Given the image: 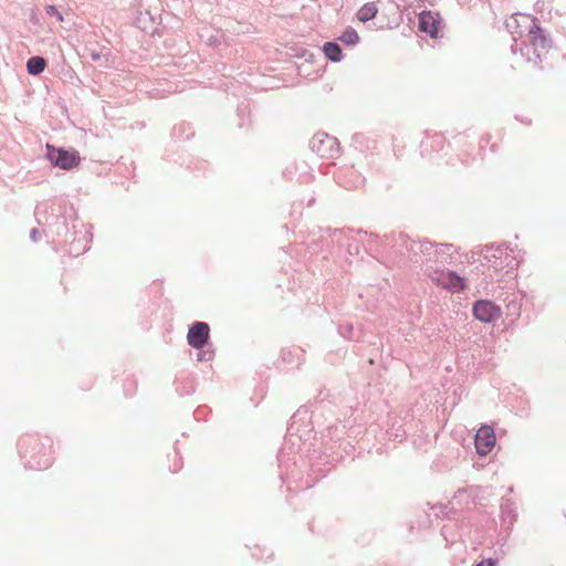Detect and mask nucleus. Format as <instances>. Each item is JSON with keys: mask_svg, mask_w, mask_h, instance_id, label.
Listing matches in <instances>:
<instances>
[{"mask_svg": "<svg viewBox=\"0 0 566 566\" xmlns=\"http://www.w3.org/2000/svg\"><path fill=\"white\" fill-rule=\"evenodd\" d=\"M323 50L325 55L333 62H339L343 59L342 49L337 43L326 42Z\"/></svg>", "mask_w": 566, "mask_h": 566, "instance_id": "obj_12", "label": "nucleus"}, {"mask_svg": "<svg viewBox=\"0 0 566 566\" xmlns=\"http://www.w3.org/2000/svg\"><path fill=\"white\" fill-rule=\"evenodd\" d=\"M339 40L345 44L354 45L359 41V35L353 28H347Z\"/></svg>", "mask_w": 566, "mask_h": 566, "instance_id": "obj_13", "label": "nucleus"}, {"mask_svg": "<svg viewBox=\"0 0 566 566\" xmlns=\"http://www.w3.org/2000/svg\"><path fill=\"white\" fill-rule=\"evenodd\" d=\"M92 56H93L94 60L98 59L97 54H93Z\"/></svg>", "mask_w": 566, "mask_h": 566, "instance_id": "obj_16", "label": "nucleus"}, {"mask_svg": "<svg viewBox=\"0 0 566 566\" xmlns=\"http://www.w3.org/2000/svg\"><path fill=\"white\" fill-rule=\"evenodd\" d=\"M506 27L512 33L513 36L525 38L526 33H530V30L533 31V28H536V20L530 14L525 13H515L509 18L506 21Z\"/></svg>", "mask_w": 566, "mask_h": 566, "instance_id": "obj_3", "label": "nucleus"}, {"mask_svg": "<svg viewBox=\"0 0 566 566\" xmlns=\"http://www.w3.org/2000/svg\"><path fill=\"white\" fill-rule=\"evenodd\" d=\"M420 252L427 256L426 262H437L439 260V255L444 253V250H449V245H434L431 242H422L419 245Z\"/></svg>", "mask_w": 566, "mask_h": 566, "instance_id": "obj_9", "label": "nucleus"}, {"mask_svg": "<svg viewBox=\"0 0 566 566\" xmlns=\"http://www.w3.org/2000/svg\"><path fill=\"white\" fill-rule=\"evenodd\" d=\"M46 61L41 56L30 57L27 62V69L31 75H39L44 71Z\"/></svg>", "mask_w": 566, "mask_h": 566, "instance_id": "obj_11", "label": "nucleus"}, {"mask_svg": "<svg viewBox=\"0 0 566 566\" xmlns=\"http://www.w3.org/2000/svg\"><path fill=\"white\" fill-rule=\"evenodd\" d=\"M473 315L483 323H491L500 318L501 310L489 301H478L473 305Z\"/></svg>", "mask_w": 566, "mask_h": 566, "instance_id": "obj_6", "label": "nucleus"}, {"mask_svg": "<svg viewBox=\"0 0 566 566\" xmlns=\"http://www.w3.org/2000/svg\"><path fill=\"white\" fill-rule=\"evenodd\" d=\"M432 280H434L438 285L452 292H460L464 290L462 277L458 276L454 272H448L438 277L432 276Z\"/></svg>", "mask_w": 566, "mask_h": 566, "instance_id": "obj_8", "label": "nucleus"}, {"mask_svg": "<svg viewBox=\"0 0 566 566\" xmlns=\"http://www.w3.org/2000/svg\"><path fill=\"white\" fill-rule=\"evenodd\" d=\"M443 29V22L439 13L423 11L419 14V30L437 39Z\"/></svg>", "mask_w": 566, "mask_h": 566, "instance_id": "obj_4", "label": "nucleus"}, {"mask_svg": "<svg viewBox=\"0 0 566 566\" xmlns=\"http://www.w3.org/2000/svg\"><path fill=\"white\" fill-rule=\"evenodd\" d=\"M532 30H530V33H526V39L521 50L528 61L539 63L548 54L551 44L538 25Z\"/></svg>", "mask_w": 566, "mask_h": 566, "instance_id": "obj_1", "label": "nucleus"}, {"mask_svg": "<svg viewBox=\"0 0 566 566\" xmlns=\"http://www.w3.org/2000/svg\"><path fill=\"white\" fill-rule=\"evenodd\" d=\"M495 433L492 427L482 426L475 434L474 444L480 455L489 454L495 446Z\"/></svg>", "mask_w": 566, "mask_h": 566, "instance_id": "obj_5", "label": "nucleus"}, {"mask_svg": "<svg viewBox=\"0 0 566 566\" xmlns=\"http://www.w3.org/2000/svg\"><path fill=\"white\" fill-rule=\"evenodd\" d=\"M495 563L492 559L482 560L476 566H494Z\"/></svg>", "mask_w": 566, "mask_h": 566, "instance_id": "obj_15", "label": "nucleus"}, {"mask_svg": "<svg viewBox=\"0 0 566 566\" xmlns=\"http://www.w3.org/2000/svg\"><path fill=\"white\" fill-rule=\"evenodd\" d=\"M209 331L206 323L197 322L193 324L187 335L189 345L197 349L203 347L209 338Z\"/></svg>", "mask_w": 566, "mask_h": 566, "instance_id": "obj_7", "label": "nucleus"}, {"mask_svg": "<svg viewBox=\"0 0 566 566\" xmlns=\"http://www.w3.org/2000/svg\"><path fill=\"white\" fill-rule=\"evenodd\" d=\"M46 13L49 15H53V17H56V19L59 21H63V15L61 14V12L56 9V7L54 6H48L46 7Z\"/></svg>", "mask_w": 566, "mask_h": 566, "instance_id": "obj_14", "label": "nucleus"}, {"mask_svg": "<svg viewBox=\"0 0 566 566\" xmlns=\"http://www.w3.org/2000/svg\"><path fill=\"white\" fill-rule=\"evenodd\" d=\"M46 148L49 160L61 169L71 170L81 163L80 154L76 150H65L51 145H48Z\"/></svg>", "mask_w": 566, "mask_h": 566, "instance_id": "obj_2", "label": "nucleus"}, {"mask_svg": "<svg viewBox=\"0 0 566 566\" xmlns=\"http://www.w3.org/2000/svg\"><path fill=\"white\" fill-rule=\"evenodd\" d=\"M378 8L375 2L365 3L357 11V19L361 22H367L376 17Z\"/></svg>", "mask_w": 566, "mask_h": 566, "instance_id": "obj_10", "label": "nucleus"}]
</instances>
